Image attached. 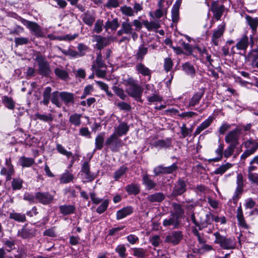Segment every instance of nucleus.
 Wrapping results in <instances>:
<instances>
[{"label": "nucleus", "instance_id": "nucleus-4", "mask_svg": "<svg viewBox=\"0 0 258 258\" xmlns=\"http://www.w3.org/2000/svg\"><path fill=\"white\" fill-rule=\"evenodd\" d=\"M226 26V23L223 22L212 31L210 39V43L212 46H217L221 43Z\"/></svg>", "mask_w": 258, "mask_h": 258}, {"label": "nucleus", "instance_id": "nucleus-58", "mask_svg": "<svg viewBox=\"0 0 258 258\" xmlns=\"http://www.w3.org/2000/svg\"><path fill=\"white\" fill-rule=\"evenodd\" d=\"M133 254L138 258H144L147 253V250L143 248L135 247L132 248Z\"/></svg>", "mask_w": 258, "mask_h": 258}, {"label": "nucleus", "instance_id": "nucleus-44", "mask_svg": "<svg viewBox=\"0 0 258 258\" xmlns=\"http://www.w3.org/2000/svg\"><path fill=\"white\" fill-rule=\"evenodd\" d=\"M9 218L21 223H24L27 220L25 214L17 212L11 213L9 215Z\"/></svg>", "mask_w": 258, "mask_h": 258}, {"label": "nucleus", "instance_id": "nucleus-64", "mask_svg": "<svg viewBox=\"0 0 258 258\" xmlns=\"http://www.w3.org/2000/svg\"><path fill=\"white\" fill-rule=\"evenodd\" d=\"M237 145L233 144H229L228 146L224 151V156L226 158H228L233 154Z\"/></svg>", "mask_w": 258, "mask_h": 258}, {"label": "nucleus", "instance_id": "nucleus-19", "mask_svg": "<svg viewBox=\"0 0 258 258\" xmlns=\"http://www.w3.org/2000/svg\"><path fill=\"white\" fill-rule=\"evenodd\" d=\"M186 191V184L184 180L181 178H179L174 185L172 195L174 197L181 196Z\"/></svg>", "mask_w": 258, "mask_h": 258}, {"label": "nucleus", "instance_id": "nucleus-21", "mask_svg": "<svg viewBox=\"0 0 258 258\" xmlns=\"http://www.w3.org/2000/svg\"><path fill=\"white\" fill-rule=\"evenodd\" d=\"M172 140L170 138H167L165 139L158 140L151 143V145L153 147L159 149H167L172 146Z\"/></svg>", "mask_w": 258, "mask_h": 258}, {"label": "nucleus", "instance_id": "nucleus-53", "mask_svg": "<svg viewBox=\"0 0 258 258\" xmlns=\"http://www.w3.org/2000/svg\"><path fill=\"white\" fill-rule=\"evenodd\" d=\"M119 26V24L117 18L114 19L112 21H107L104 26L106 30L111 29L112 30H116Z\"/></svg>", "mask_w": 258, "mask_h": 258}, {"label": "nucleus", "instance_id": "nucleus-54", "mask_svg": "<svg viewBox=\"0 0 258 258\" xmlns=\"http://www.w3.org/2000/svg\"><path fill=\"white\" fill-rule=\"evenodd\" d=\"M95 65L98 68H106L107 66L103 60L101 52H99L97 54L96 60H95V64H93L92 66L91 69L94 70L95 68Z\"/></svg>", "mask_w": 258, "mask_h": 258}, {"label": "nucleus", "instance_id": "nucleus-37", "mask_svg": "<svg viewBox=\"0 0 258 258\" xmlns=\"http://www.w3.org/2000/svg\"><path fill=\"white\" fill-rule=\"evenodd\" d=\"M54 73L56 77L63 81H67L69 79V73L64 69L56 68L54 70Z\"/></svg>", "mask_w": 258, "mask_h": 258}, {"label": "nucleus", "instance_id": "nucleus-18", "mask_svg": "<svg viewBox=\"0 0 258 258\" xmlns=\"http://www.w3.org/2000/svg\"><path fill=\"white\" fill-rule=\"evenodd\" d=\"M206 92L205 88H200L198 91L194 92L191 98L189 99L188 107H192L198 105Z\"/></svg>", "mask_w": 258, "mask_h": 258}, {"label": "nucleus", "instance_id": "nucleus-29", "mask_svg": "<svg viewBox=\"0 0 258 258\" xmlns=\"http://www.w3.org/2000/svg\"><path fill=\"white\" fill-rule=\"evenodd\" d=\"M182 0H176L173 5L171 10L172 20L173 23L178 22L179 20V10Z\"/></svg>", "mask_w": 258, "mask_h": 258}, {"label": "nucleus", "instance_id": "nucleus-28", "mask_svg": "<svg viewBox=\"0 0 258 258\" xmlns=\"http://www.w3.org/2000/svg\"><path fill=\"white\" fill-rule=\"evenodd\" d=\"M134 209L132 206L124 207L116 212V218L117 220L123 219L133 213Z\"/></svg>", "mask_w": 258, "mask_h": 258}, {"label": "nucleus", "instance_id": "nucleus-6", "mask_svg": "<svg viewBox=\"0 0 258 258\" xmlns=\"http://www.w3.org/2000/svg\"><path fill=\"white\" fill-rule=\"evenodd\" d=\"M258 170V155L254 156L249 161L247 167V177L253 183L258 184V174L255 172Z\"/></svg>", "mask_w": 258, "mask_h": 258}, {"label": "nucleus", "instance_id": "nucleus-32", "mask_svg": "<svg viewBox=\"0 0 258 258\" xmlns=\"http://www.w3.org/2000/svg\"><path fill=\"white\" fill-rule=\"evenodd\" d=\"M246 23L251 29L252 31L255 33L258 27V18L252 17L249 15H246L245 16Z\"/></svg>", "mask_w": 258, "mask_h": 258}, {"label": "nucleus", "instance_id": "nucleus-40", "mask_svg": "<svg viewBox=\"0 0 258 258\" xmlns=\"http://www.w3.org/2000/svg\"><path fill=\"white\" fill-rule=\"evenodd\" d=\"M143 184L148 190L153 189L157 185L148 174H145L143 176Z\"/></svg>", "mask_w": 258, "mask_h": 258}, {"label": "nucleus", "instance_id": "nucleus-60", "mask_svg": "<svg viewBox=\"0 0 258 258\" xmlns=\"http://www.w3.org/2000/svg\"><path fill=\"white\" fill-rule=\"evenodd\" d=\"M115 251L121 258H125L127 255L126 253V249L123 244L118 245L115 248Z\"/></svg>", "mask_w": 258, "mask_h": 258}, {"label": "nucleus", "instance_id": "nucleus-63", "mask_svg": "<svg viewBox=\"0 0 258 258\" xmlns=\"http://www.w3.org/2000/svg\"><path fill=\"white\" fill-rule=\"evenodd\" d=\"M112 90L114 93L121 100H125L127 96L125 95L124 92V90L122 88H120L118 86H114L112 87Z\"/></svg>", "mask_w": 258, "mask_h": 258}, {"label": "nucleus", "instance_id": "nucleus-8", "mask_svg": "<svg viewBox=\"0 0 258 258\" xmlns=\"http://www.w3.org/2000/svg\"><path fill=\"white\" fill-rule=\"evenodd\" d=\"M244 182L245 179L243 174L241 173H237L236 180V187L231 199L234 204L237 203L244 191Z\"/></svg>", "mask_w": 258, "mask_h": 258}, {"label": "nucleus", "instance_id": "nucleus-57", "mask_svg": "<svg viewBox=\"0 0 258 258\" xmlns=\"http://www.w3.org/2000/svg\"><path fill=\"white\" fill-rule=\"evenodd\" d=\"M212 224V213L211 212H208L206 215L205 217L204 218V222L201 223L202 227L204 229L211 227Z\"/></svg>", "mask_w": 258, "mask_h": 258}, {"label": "nucleus", "instance_id": "nucleus-20", "mask_svg": "<svg viewBox=\"0 0 258 258\" xmlns=\"http://www.w3.org/2000/svg\"><path fill=\"white\" fill-rule=\"evenodd\" d=\"M36 230L32 228L27 227V224L23 226L22 229L19 230L17 236L22 239H30L35 236Z\"/></svg>", "mask_w": 258, "mask_h": 258}, {"label": "nucleus", "instance_id": "nucleus-2", "mask_svg": "<svg viewBox=\"0 0 258 258\" xmlns=\"http://www.w3.org/2000/svg\"><path fill=\"white\" fill-rule=\"evenodd\" d=\"M215 237L214 243L219 246L226 250L234 249L236 247V241L234 237H228L221 235L219 232L214 233Z\"/></svg>", "mask_w": 258, "mask_h": 258}, {"label": "nucleus", "instance_id": "nucleus-45", "mask_svg": "<svg viewBox=\"0 0 258 258\" xmlns=\"http://www.w3.org/2000/svg\"><path fill=\"white\" fill-rule=\"evenodd\" d=\"M128 170V168L123 165L119 167L117 170H116L114 172L113 178L114 180L117 181L120 178H121L124 175L126 174Z\"/></svg>", "mask_w": 258, "mask_h": 258}, {"label": "nucleus", "instance_id": "nucleus-48", "mask_svg": "<svg viewBox=\"0 0 258 258\" xmlns=\"http://www.w3.org/2000/svg\"><path fill=\"white\" fill-rule=\"evenodd\" d=\"M81 117L82 115L75 113L70 115L69 117V122L71 124L74 125L76 126H79L81 124Z\"/></svg>", "mask_w": 258, "mask_h": 258}, {"label": "nucleus", "instance_id": "nucleus-43", "mask_svg": "<svg viewBox=\"0 0 258 258\" xmlns=\"http://www.w3.org/2000/svg\"><path fill=\"white\" fill-rule=\"evenodd\" d=\"M104 136L105 133L103 132L100 133L96 136L95 142V148L94 151L101 150L102 149L104 141Z\"/></svg>", "mask_w": 258, "mask_h": 258}, {"label": "nucleus", "instance_id": "nucleus-11", "mask_svg": "<svg viewBox=\"0 0 258 258\" xmlns=\"http://www.w3.org/2000/svg\"><path fill=\"white\" fill-rule=\"evenodd\" d=\"M242 134V129L240 126H237L235 128L227 133L225 137V141L227 144L238 146Z\"/></svg>", "mask_w": 258, "mask_h": 258}, {"label": "nucleus", "instance_id": "nucleus-27", "mask_svg": "<svg viewBox=\"0 0 258 258\" xmlns=\"http://www.w3.org/2000/svg\"><path fill=\"white\" fill-rule=\"evenodd\" d=\"M60 98L66 104H73L75 102V94L67 91L60 92Z\"/></svg>", "mask_w": 258, "mask_h": 258}, {"label": "nucleus", "instance_id": "nucleus-49", "mask_svg": "<svg viewBox=\"0 0 258 258\" xmlns=\"http://www.w3.org/2000/svg\"><path fill=\"white\" fill-rule=\"evenodd\" d=\"M36 117L35 119H39L44 122H47L48 123L51 122L53 120V117L50 113L46 114H40L36 113L34 115Z\"/></svg>", "mask_w": 258, "mask_h": 258}, {"label": "nucleus", "instance_id": "nucleus-24", "mask_svg": "<svg viewBox=\"0 0 258 258\" xmlns=\"http://www.w3.org/2000/svg\"><path fill=\"white\" fill-rule=\"evenodd\" d=\"M236 218L238 225L245 229L249 228V226L246 223L243 214V211L241 205L237 208L236 210Z\"/></svg>", "mask_w": 258, "mask_h": 258}, {"label": "nucleus", "instance_id": "nucleus-52", "mask_svg": "<svg viewBox=\"0 0 258 258\" xmlns=\"http://www.w3.org/2000/svg\"><path fill=\"white\" fill-rule=\"evenodd\" d=\"M232 166L233 165L231 163L227 162L226 164L221 165L220 167L216 168L214 171V173L215 174L222 175L224 173H225L228 169L231 168L232 167Z\"/></svg>", "mask_w": 258, "mask_h": 258}, {"label": "nucleus", "instance_id": "nucleus-3", "mask_svg": "<svg viewBox=\"0 0 258 258\" xmlns=\"http://www.w3.org/2000/svg\"><path fill=\"white\" fill-rule=\"evenodd\" d=\"M35 60L37 62L38 65V73L45 77H49L51 74V70L49 63L45 56L41 54H37Z\"/></svg>", "mask_w": 258, "mask_h": 258}, {"label": "nucleus", "instance_id": "nucleus-56", "mask_svg": "<svg viewBox=\"0 0 258 258\" xmlns=\"http://www.w3.org/2000/svg\"><path fill=\"white\" fill-rule=\"evenodd\" d=\"M80 174L81 176H82V181L83 183L91 182L94 180L96 177L94 173H92L91 171Z\"/></svg>", "mask_w": 258, "mask_h": 258}, {"label": "nucleus", "instance_id": "nucleus-36", "mask_svg": "<svg viewBox=\"0 0 258 258\" xmlns=\"http://www.w3.org/2000/svg\"><path fill=\"white\" fill-rule=\"evenodd\" d=\"M19 163L23 168L30 167L35 163V160L33 158L23 156L19 158Z\"/></svg>", "mask_w": 258, "mask_h": 258}, {"label": "nucleus", "instance_id": "nucleus-26", "mask_svg": "<svg viewBox=\"0 0 258 258\" xmlns=\"http://www.w3.org/2000/svg\"><path fill=\"white\" fill-rule=\"evenodd\" d=\"M130 127L127 123L124 122H120L114 128V132L113 133L119 138L125 135L129 130Z\"/></svg>", "mask_w": 258, "mask_h": 258}, {"label": "nucleus", "instance_id": "nucleus-51", "mask_svg": "<svg viewBox=\"0 0 258 258\" xmlns=\"http://www.w3.org/2000/svg\"><path fill=\"white\" fill-rule=\"evenodd\" d=\"M143 24L149 31L155 30L160 27V25L158 21H153L149 22L148 20H146L144 21Z\"/></svg>", "mask_w": 258, "mask_h": 258}, {"label": "nucleus", "instance_id": "nucleus-14", "mask_svg": "<svg viewBox=\"0 0 258 258\" xmlns=\"http://www.w3.org/2000/svg\"><path fill=\"white\" fill-rule=\"evenodd\" d=\"M178 169V166L176 163H173L169 166H164L159 165L155 167L153 169V173L155 175L158 176L160 174H169L176 172Z\"/></svg>", "mask_w": 258, "mask_h": 258}, {"label": "nucleus", "instance_id": "nucleus-1", "mask_svg": "<svg viewBox=\"0 0 258 258\" xmlns=\"http://www.w3.org/2000/svg\"><path fill=\"white\" fill-rule=\"evenodd\" d=\"M123 84L126 87L125 91L127 94L136 101L142 102L141 97L143 89L139 84L138 81L131 77L123 79Z\"/></svg>", "mask_w": 258, "mask_h": 258}, {"label": "nucleus", "instance_id": "nucleus-39", "mask_svg": "<svg viewBox=\"0 0 258 258\" xmlns=\"http://www.w3.org/2000/svg\"><path fill=\"white\" fill-rule=\"evenodd\" d=\"M172 207L173 208L174 212H171V214L179 220L184 214V210L182 208L181 205L176 203H173Z\"/></svg>", "mask_w": 258, "mask_h": 258}, {"label": "nucleus", "instance_id": "nucleus-30", "mask_svg": "<svg viewBox=\"0 0 258 258\" xmlns=\"http://www.w3.org/2000/svg\"><path fill=\"white\" fill-rule=\"evenodd\" d=\"M125 190L128 195H137L140 192V186L138 183H131L125 187Z\"/></svg>", "mask_w": 258, "mask_h": 258}, {"label": "nucleus", "instance_id": "nucleus-42", "mask_svg": "<svg viewBox=\"0 0 258 258\" xmlns=\"http://www.w3.org/2000/svg\"><path fill=\"white\" fill-rule=\"evenodd\" d=\"M52 88L50 87H47L44 88L42 93L43 100L41 101V103L44 105H47L50 100V95Z\"/></svg>", "mask_w": 258, "mask_h": 258}, {"label": "nucleus", "instance_id": "nucleus-50", "mask_svg": "<svg viewBox=\"0 0 258 258\" xmlns=\"http://www.w3.org/2000/svg\"><path fill=\"white\" fill-rule=\"evenodd\" d=\"M24 180L20 177L13 179L11 182V187L13 190H20L23 187Z\"/></svg>", "mask_w": 258, "mask_h": 258}, {"label": "nucleus", "instance_id": "nucleus-59", "mask_svg": "<svg viewBox=\"0 0 258 258\" xmlns=\"http://www.w3.org/2000/svg\"><path fill=\"white\" fill-rule=\"evenodd\" d=\"M59 98H60V92L54 91L52 93V96L50 99L51 101L52 104L57 107H60L61 106V103L59 100Z\"/></svg>", "mask_w": 258, "mask_h": 258}, {"label": "nucleus", "instance_id": "nucleus-41", "mask_svg": "<svg viewBox=\"0 0 258 258\" xmlns=\"http://www.w3.org/2000/svg\"><path fill=\"white\" fill-rule=\"evenodd\" d=\"M248 57L252 66L258 69V48L252 49L248 53Z\"/></svg>", "mask_w": 258, "mask_h": 258}, {"label": "nucleus", "instance_id": "nucleus-46", "mask_svg": "<svg viewBox=\"0 0 258 258\" xmlns=\"http://www.w3.org/2000/svg\"><path fill=\"white\" fill-rule=\"evenodd\" d=\"M183 71L188 75L194 77L195 75L196 71L194 66L190 62H186L182 65Z\"/></svg>", "mask_w": 258, "mask_h": 258}, {"label": "nucleus", "instance_id": "nucleus-15", "mask_svg": "<svg viewBox=\"0 0 258 258\" xmlns=\"http://www.w3.org/2000/svg\"><path fill=\"white\" fill-rule=\"evenodd\" d=\"M37 203L43 205H48L52 204L54 200V197L48 191H38L36 192Z\"/></svg>", "mask_w": 258, "mask_h": 258}, {"label": "nucleus", "instance_id": "nucleus-17", "mask_svg": "<svg viewBox=\"0 0 258 258\" xmlns=\"http://www.w3.org/2000/svg\"><path fill=\"white\" fill-rule=\"evenodd\" d=\"M183 237V235L182 231H174L166 236L165 242L175 245L179 243Z\"/></svg>", "mask_w": 258, "mask_h": 258}, {"label": "nucleus", "instance_id": "nucleus-62", "mask_svg": "<svg viewBox=\"0 0 258 258\" xmlns=\"http://www.w3.org/2000/svg\"><path fill=\"white\" fill-rule=\"evenodd\" d=\"M3 243L8 248L7 250L9 252L15 248V241L11 237L9 239H4Z\"/></svg>", "mask_w": 258, "mask_h": 258}, {"label": "nucleus", "instance_id": "nucleus-47", "mask_svg": "<svg viewBox=\"0 0 258 258\" xmlns=\"http://www.w3.org/2000/svg\"><path fill=\"white\" fill-rule=\"evenodd\" d=\"M74 178V175L70 171L67 170L61 175L59 181L61 183H68L73 181Z\"/></svg>", "mask_w": 258, "mask_h": 258}, {"label": "nucleus", "instance_id": "nucleus-33", "mask_svg": "<svg viewBox=\"0 0 258 258\" xmlns=\"http://www.w3.org/2000/svg\"><path fill=\"white\" fill-rule=\"evenodd\" d=\"M95 39V41L97 42L96 44V48L99 50H101L109 45L110 43L109 40L108 38L100 35H96Z\"/></svg>", "mask_w": 258, "mask_h": 258}, {"label": "nucleus", "instance_id": "nucleus-9", "mask_svg": "<svg viewBox=\"0 0 258 258\" xmlns=\"http://www.w3.org/2000/svg\"><path fill=\"white\" fill-rule=\"evenodd\" d=\"M210 10L213 13V18L219 21L225 13H227L228 8L220 1H214L211 3Z\"/></svg>", "mask_w": 258, "mask_h": 258}, {"label": "nucleus", "instance_id": "nucleus-61", "mask_svg": "<svg viewBox=\"0 0 258 258\" xmlns=\"http://www.w3.org/2000/svg\"><path fill=\"white\" fill-rule=\"evenodd\" d=\"M3 102L5 106L10 109L15 108V102L11 97L5 96L3 99Z\"/></svg>", "mask_w": 258, "mask_h": 258}, {"label": "nucleus", "instance_id": "nucleus-5", "mask_svg": "<svg viewBox=\"0 0 258 258\" xmlns=\"http://www.w3.org/2000/svg\"><path fill=\"white\" fill-rule=\"evenodd\" d=\"M254 44L253 37L251 35L250 37V40L249 41V38L246 34H243L241 38L237 40V42L236 45L233 46L231 49V53L234 55L235 52L234 50V48L236 47L237 49L240 50L245 53L248 47L249 44L251 47L253 46Z\"/></svg>", "mask_w": 258, "mask_h": 258}, {"label": "nucleus", "instance_id": "nucleus-23", "mask_svg": "<svg viewBox=\"0 0 258 258\" xmlns=\"http://www.w3.org/2000/svg\"><path fill=\"white\" fill-rule=\"evenodd\" d=\"M180 223V220L171 214L169 217L163 221L162 224L165 227L172 226L173 228H178Z\"/></svg>", "mask_w": 258, "mask_h": 258}, {"label": "nucleus", "instance_id": "nucleus-34", "mask_svg": "<svg viewBox=\"0 0 258 258\" xmlns=\"http://www.w3.org/2000/svg\"><path fill=\"white\" fill-rule=\"evenodd\" d=\"M147 199L151 203H161L165 199V196L163 193L159 192L149 195Z\"/></svg>", "mask_w": 258, "mask_h": 258}, {"label": "nucleus", "instance_id": "nucleus-10", "mask_svg": "<svg viewBox=\"0 0 258 258\" xmlns=\"http://www.w3.org/2000/svg\"><path fill=\"white\" fill-rule=\"evenodd\" d=\"M104 145L107 149L113 152H117L122 147L123 142L118 136L112 134L106 139Z\"/></svg>", "mask_w": 258, "mask_h": 258}, {"label": "nucleus", "instance_id": "nucleus-13", "mask_svg": "<svg viewBox=\"0 0 258 258\" xmlns=\"http://www.w3.org/2000/svg\"><path fill=\"white\" fill-rule=\"evenodd\" d=\"M90 196L93 204L98 205L101 203L96 209V211L97 213L101 214L106 211L109 203L108 199L102 200V199L97 197L95 192H91Z\"/></svg>", "mask_w": 258, "mask_h": 258}, {"label": "nucleus", "instance_id": "nucleus-35", "mask_svg": "<svg viewBox=\"0 0 258 258\" xmlns=\"http://www.w3.org/2000/svg\"><path fill=\"white\" fill-rule=\"evenodd\" d=\"M148 49L147 47H144L143 45H140L135 54V56L137 61L142 62L144 59L145 56L147 54Z\"/></svg>", "mask_w": 258, "mask_h": 258}, {"label": "nucleus", "instance_id": "nucleus-55", "mask_svg": "<svg viewBox=\"0 0 258 258\" xmlns=\"http://www.w3.org/2000/svg\"><path fill=\"white\" fill-rule=\"evenodd\" d=\"M224 145L223 143L219 144L218 148L215 150L217 156L213 159V161L217 162L221 160L224 156Z\"/></svg>", "mask_w": 258, "mask_h": 258}, {"label": "nucleus", "instance_id": "nucleus-31", "mask_svg": "<svg viewBox=\"0 0 258 258\" xmlns=\"http://www.w3.org/2000/svg\"><path fill=\"white\" fill-rule=\"evenodd\" d=\"M60 213L63 216L73 214L76 210V207L74 205H62L59 206Z\"/></svg>", "mask_w": 258, "mask_h": 258}, {"label": "nucleus", "instance_id": "nucleus-38", "mask_svg": "<svg viewBox=\"0 0 258 258\" xmlns=\"http://www.w3.org/2000/svg\"><path fill=\"white\" fill-rule=\"evenodd\" d=\"M81 18L83 21L89 26H91L95 20V16L89 11L84 13L81 16Z\"/></svg>", "mask_w": 258, "mask_h": 258}, {"label": "nucleus", "instance_id": "nucleus-16", "mask_svg": "<svg viewBox=\"0 0 258 258\" xmlns=\"http://www.w3.org/2000/svg\"><path fill=\"white\" fill-rule=\"evenodd\" d=\"M21 22L29 29L33 34L37 37H43V33L39 25L36 23L28 21L24 19H21Z\"/></svg>", "mask_w": 258, "mask_h": 258}, {"label": "nucleus", "instance_id": "nucleus-22", "mask_svg": "<svg viewBox=\"0 0 258 258\" xmlns=\"http://www.w3.org/2000/svg\"><path fill=\"white\" fill-rule=\"evenodd\" d=\"M215 118L213 115H210L203 121L196 129L194 135H199L202 131L208 128L213 122Z\"/></svg>", "mask_w": 258, "mask_h": 258}, {"label": "nucleus", "instance_id": "nucleus-7", "mask_svg": "<svg viewBox=\"0 0 258 258\" xmlns=\"http://www.w3.org/2000/svg\"><path fill=\"white\" fill-rule=\"evenodd\" d=\"M245 150L240 156V159L245 160L247 157L253 155L258 149V141L250 138L243 143Z\"/></svg>", "mask_w": 258, "mask_h": 258}, {"label": "nucleus", "instance_id": "nucleus-12", "mask_svg": "<svg viewBox=\"0 0 258 258\" xmlns=\"http://www.w3.org/2000/svg\"><path fill=\"white\" fill-rule=\"evenodd\" d=\"M131 35L133 39L135 41L138 38V34L134 31L133 24L128 21V19L121 24V28L117 32V35L119 36L123 34Z\"/></svg>", "mask_w": 258, "mask_h": 258}, {"label": "nucleus", "instance_id": "nucleus-25", "mask_svg": "<svg viewBox=\"0 0 258 258\" xmlns=\"http://www.w3.org/2000/svg\"><path fill=\"white\" fill-rule=\"evenodd\" d=\"M135 68L138 74H141L143 76H147L148 77V81L150 80L152 71L144 64L142 63V62L138 63L136 65Z\"/></svg>", "mask_w": 258, "mask_h": 258}]
</instances>
